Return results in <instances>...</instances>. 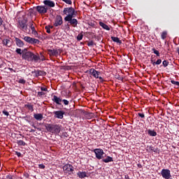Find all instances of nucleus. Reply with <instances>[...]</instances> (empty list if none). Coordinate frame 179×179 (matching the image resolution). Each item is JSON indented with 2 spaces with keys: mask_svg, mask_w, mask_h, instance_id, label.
<instances>
[{
  "mask_svg": "<svg viewBox=\"0 0 179 179\" xmlns=\"http://www.w3.org/2000/svg\"><path fill=\"white\" fill-rule=\"evenodd\" d=\"M22 59H25V61H28V62L37 63L40 59V56L27 50V48H24L22 50Z\"/></svg>",
  "mask_w": 179,
  "mask_h": 179,
  "instance_id": "1",
  "label": "nucleus"
},
{
  "mask_svg": "<svg viewBox=\"0 0 179 179\" xmlns=\"http://www.w3.org/2000/svg\"><path fill=\"white\" fill-rule=\"evenodd\" d=\"M45 127V129L48 132H51V134H59V132L62 131V126L60 124H47Z\"/></svg>",
  "mask_w": 179,
  "mask_h": 179,
  "instance_id": "2",
  "label": "nucleus"
},
{
  "mask_svg": "<svg viewBox=\"0 0 179 179\" xmlns=\"http://www.w3.org/2000/svg\"><path fill=\"white\" fill-rule=\"evenodd\" d=\"M27 18H23L22 20H20L18 21L17 27L20 30H22V31H24L25 33H30V28H28V24H27Z\"/></svg>",
  "mask_w": 179,
  "mask_h": 179,
  "instance_id": "3",
  "label": "nucleus"
},
{
  "mask_svg": "<svg viewBox=\"0 0 179 179\" xmlns=\"http://www.w3.org/2000/svg\"><path fill=\"white\" fill-rule=\"evenodd\" d=\"M63 13L64 15H66L64 19H68L69 16L70 17L72 16H76L78 11L75 10V8L73 7H67L64 8Z\"/></svg>",
  "mask_w": 179,
  "mask_h": 179,
  "instance_id": "4",
  "label": "nucleus"
},
{
  "mask_svg": "<svg viewBox=\"0 0 179 179\" xmlns=\"http://www.w3.org/2000/svg\"><path fill=\"white\" fill-rule=\"evenodd\" d=\"M94 153H95V156L98 160H101L102 159H104V150L101 148H96L92 150Z\"/></svg>",
  "mask_w": 179,
  "mask_h": 179,
  "instance_id": "5",
  "label": "nucleus"
},
{
  "mask_svg": "<svg viewBox=\"0 0 179 179\" xmlns=\"http://www.w3.org/2000/svg\"><path fill=\"white\" fill-rule=\"evenodd\" d=\"M74 17H76V15L69 16V18H64V21L69 22L72 27H78V20Z\"/></svg>",
  "mask_w": 179,
  "mask_h": 179,
  "instance_id": "6",
  "label": "nucleus"
},
{
  "mask_svg": "<svg viewBox=\"0 0 179 179\" xmlns=\"http://www.w3.org/2000/svg\"><path fill=\"white\" fill-rule=\"evenodd\" d=\"M89 73L90 75H92L94 78H95L96 79H99L101 83H103V82H104V79L102 77L99 76L100 75V72L96 71V69H90Z\"/></svg>",
  "mask_w": 179,
  "mask_h": 179,
  "instance_id": "7",
  "label": "nucleus"
},
{
  "mask_svg": "<svg viewBox=\"0 0 179 179\" xmlns=\"http://www.w3.org/2000/svg\"><path fill=\"white\" fill-rule=\"evenodd\" d=\"M23 40H24L26 43H28V44H32V45L40 44V41L38 39L31 38L30 36H24L23 38Z\"/></svg>",
  "mask_w": 179,
  "mask_h": 179,
  "instance_id": "8",
  "label": "nucleus"
},
{
  "mask_svg": "<svg viewBox=\"0 0 179 179\" xmlns=\"http://www.w3.org/2000/svg\"><path fill=\"white\" fill-rule=\"evenodd\" d=\"M64 23V20H62V16L57 15L55 18V22L53 23V26L55 27H58V26H62Z\"/></svg>",
  "mask_w": 179,
  "mask_h": 179,
  "instance_id": "9",
  "label": "nucleus"
},
{
  "mask_svg": "<svg viewBox=\"0 0 179 179\" xmlns=\"http://www.w3.org/2000/svg\"><path fill=\"white\" fill-rule=\"evenodd\" d=\"M48 54L50 57H58V55H61V49H48Z\"/></svg>",
  "mask_w": 179,
  "mask_h": 179,
  "instance_id": "10",
  "label": "nucleus"
},
{
  "mask_svg": "<svg viewBox=\"0 0 179 179\" xmlns=\"http://www.w3.org/2000/svg\"><path fill=\"white\" fill-rule=\"evenodd\" d=\"M63 170L65 173H67V174H71V173L75 171V168L72 164H66L63 166Z\"/></svg>",
  "mask_w": 179,
  "mask_h": 179,
  "instance_id": "11",
  "label": "nucleus"
},
{
  "mask_svg": "<svg viewBox=\"0 0 179 179\" xmlns=\"http://www.w3.org/2000/svg\"><path fill=\"white\" fill-rule=\"evenodd\" d=\"M161 175L163 177V178H165V179L171 178V173L170 171V169H163L161 171Z\"/></svg>",
  "mask_w": 179,
  "mask_h": 179,
  "instance_id": "12",
  "label": "nucleus"
},
{
  "mask_svg": "<svg viewBox=\"0 0 179 179\" xmlns=\"http://www.w3.org/2000/svg\"><path fill=\"white\" fill-rule=\"evenodd\" d=\"M53 114L55 115V118L62 120V118H64V115H65V112L63 110H55L53 111Z\"/></svg>",
  "mask_w": 179,
  "mask_h": 179,
  "instance_id": "13",
  "label": "nucleus"
},
{
  "mask_svg": "<svg viewBox=\"0 0 179 179\" xmlns=\"http://www.w3.org/2000/svg\"><path fill=\"white\" fill-rule=\"evenodd\" d=\"M36 10L41 15H44L45 13H47L48 8L45 6H36Z\"/></svg>",
  "mask_w": 179,
  "mask_h": 179,
  "instance_id": "14",
  "label": "nucleus"
},
{
  "mask_svg": "<svg viewBox=\"0 0 179 179\" xmlns=\"http://www.w3.org/2000/svg\"><path fill=\"white\" fill-rule=\"evenodd\" d=\"M43 3H44L45 6H49V8H55V3L52 1L45 0V1H43Z\"/></svg>",
  "mask_w": 179,
  "mask_h": 179,
  "instance_id": "15",
  "label": "nucleus"
},
{
  "mask_svg": "<svg viewBox=\"0 0 179 179\" xmlns=\"http://www.w3.org/2000/svg\"><path fill=\"white\" fill-rule=\"evenodd\" d=\"M15 44L17 47L20 48L24 47V43L19 38H15Z\"/></svg>",
  "mask_w": 179,
  "mask_h": 179,
  "instance_id": "16",
  "label": "nucleus"
},
{
  "mask_svg": "<svg viewBox=\"0 0 179 179\" xmlns=\"http://www.w3.org/2000/svg\"><path fill=\"white\" fill-rule=\"evenodd\" d=\"M52 101L56 104H57L58 106H61L62 104L61 102L62 101V99L57 96V95H54L53 98L52 99Z\"/></svg>",
  "mask_w": 179,
  "mask_h": 179,
  "instance_id": "17",
  "label": "nucleus"
},
{
  "mask_svg": "<svg viewBox=\"0 0 179 179\" xmlns=\"http://www.w3.org/2000/svg\"><path fill=\"white\" fill-rule=\"evenodd\" d=\"M77 176L79 178H86V177H89V176H87V172L80 171L77 173Z\"/></svg>",
  "mask_w": 179,
  "mask_h": 179,
  "instance_id": "18",
  "label": "nucleus"
},
{
  "mask_svg": "<svg viewBox=\"0 0 179 179\" xmlns=\"http://www.w3.org/2000/svg\"><path fill=\"white\" fill-rule=\"evenodd\" d=\"M34 73L36 74V76L38 77V76H45V75H47V73L44 71H41V70H36L34 71Z\"/></svg>",
  "mask_w": 179,
  "mask_h": 179,
  "instance_id": "19",
  "label": "nucleus"
},
{
  "mask_svg": "<svg viewBox=\"0 0 179 179\" xmlns=\"http://www.w3.org/2000/svg\"><path fill=\"white\" fill-rule=\"evenodd\" d=\"M147 148L148 150H150V152H154L155 153H159V148L156 146L148 145Z\"/></svg>",
  "mask_w": 179,
  "mask_h": 179,
  "instance_id": "20",
  "label": "nucleus"
},
{
  "mask_svg": "<svg viewBox=\"0 0 179 179\" xmlns=\"http://www.w3.org/2000/svg\"><path fill=\"white\" fill-rule=\"evenodd\" d=\"M102 162H103V163H110L111 162H114V159L110 156H106V158L102 159Z\"/></svg>",
  "mask_w": 179,
  "mask_h": 179,
  "instance_id": "21",
  "label": "nucleus"
},
{
  "mask_svg": "<svg viewBox=\"0 0 179 179\" xmlns=\"http://www.w3.org/2000/svg\"><path fill=\"white\" fill-rule=\"evenodd\" d=\"M99 26L102 27V29H104V30H107L108 31H110V27L103 22H99Z\"/></svg>",
  "mask_w": 179,
  "mask_h": 179,
  "instance_id": "22",
  "label": "nucleus"
},
{
  "mask_svg": "<svg viewBox=\"0 0 179 179\" xmlns=\"http://www.w3.org/2000/svg\"><path fill=\"white\" fill-rule=\"evenodd\" d=\"M34 117L35 118V120H36L37 121H41V120H43V114L41 113H36L34 115Z\"/></svg>",
  "mask_w": 179,
  "mask_h": 179,
  "instance_id": "23",
  "label": "nucleus"
},
{
  "mask_svg": "<svg viewBox=\"0 0 179 179\" xmlns=\"http://www.w3.org/2000/svg\"><path fill=\"white\" fill-rule=\"evenodd\" d=\"M148 134L149 136H157V133L155 130L150 129L148 130Z\"/></svg>",
  "mask_w": 179,
  "mask_h": 179,
  "instance_id": "24",
  "label": "nucleus"
},
{
  "mask_svg": "<svg viewBox=\"0 0 179 179\" xmlns=\"http://www.w3.org/2000/svg\"><path fill=\"white\" fill-rule=\"evenodd\" d=\"M2 43L4 45H6V47H10L12 45V43H10V39H3L2 41Z\"/></svg>",
  "mask_w": 179,
  "mask_h": 179,
  "instance_id": "25",
  "label": "nucleus"
},
{
  "mask_svg": "<svg viewBox=\"0 0 179 179\" xmlns=\"http://www.w3.org/2000/svg\"><path fill=\"white\" fill-rule=\"evenodd\" d=\"M111 40L114 41V43H117V44H122V41L120 40L118 37L112 36Z\"/></svg>",
  "mask_w": 179,
  "mask_h": 179,
  "instance_id": "26",
  "label": "nucleus"
},
{
  "mask_svg": "<svg viewBox=\"0 0 179 179\" xmlns=\"http://www.w3.org/2000/svg\"><path fill=\"white\" fill-rule=\"evenodd\" d=\"M151 64L155 66V65H160L162 64V59H159L156 62L153 61V59H151Z\"/></svg>",
  "mask_w": 179,
  "mask_h": 179,
  "instance_id": "27",
  "label": "nucleus"
},
{
  "mask_svg": "<svg viewBox=\"0 0 179 179\" xmlns=\"http://www.w3.org/2000/svg\"><path fill=\"white\" fill-rule=\"evenodd\" d=\"M24 107L28 108V110H29V111H31V113H33V111H34V108L33 107V105H31L30 103L25 104Z\"/></svg>",
  "mask_w": 179,
  "mask_h": 179,
  "instance_id": "28",
  "label": "nucleus"
},
{
  "mask_svg": "<svg viewBox=\"0 0 179 179\" xmlns=\"http://www.w3.org/2000/svg\"><path fill=\"white\" fill-rule=\"evenodd\" d=\"M17 144L18 146H26V142L23 141L22 140L17 141Z\"/></svg>",
  "mask_w": 179,
  "mask_h": 179,
  "instance_id": "29",
  "label": "nucleus"
},
{
  "mask_svg": "<svg viewBox=\"0 0 179 179\" xmlns=\"http://www.w3.org/2000/svg\"><path fill=\"white\" fill-rule=\"evenodd\" d=\"M161 38L162 40H166L167 38V32L166 31H164L161 34Z\"/></svg>",
  "mask_w": 179,
  "mask_h": 179,
  "instance_id": "30",
  "label": "nucleus"
},
{
  "mask_svg": "<svg viewBox=\"0 0 179 179\" xmlns=\"http://www.w3.org/2000/svg\"><path fill=\"white\" fill-rule=\"evenodd\" d=\"M31 33H32V34H34V36H35L36 37H37V36H38V33L37 32V31H36L35 27L31 28Z\"/></svg>",
  "mask_w": 179,
  "mask_h": 179,
  "instance_id": "31",
  "label": "nucleus"
},
{
  "mask_svg": "<svg viewBox=\"0 0 179 179\" xmlns=\"http://www.w3.org/2000/svg\"><path fill=\"white\" fill-rule=\"evenodd\" d=\"M152 51H153L154 54H155L157 57H160V52H159V50H156L155 48H152Z\"/></svg>",
  "mask_w": 179,
  "mask_h": 179,
  "instance_id": "32",
  "label": "nucleus"
},
{
  "mask_svg": "<svg viewBox=\"0 0 179 179\" xmlns=\"http://www.w3.org/2000/svg\"><path fill=\"white\" fill-rule=\"evenodd\" d=\"M15 52H17V54H18L19 55H23V50H22V49L20 48H17L15 50Z\"/></svg>",
  "mask_w": 179,
  "mask_h": 179,
  "instance_id": "33",
  "label": "nucleus"
},
{
  "mask_svg": "<svg viewBox=\"0 0 179 179\" xmlns=\"http://www.w3.org/2000/svg\"><path fill=\"white\" fill-rule=\"evenodd\" d=\"M82 33H83V32H82ZM82 33H80V34H79L78 35V36H77V40H78V41H80V40H83V35Z\"/></svg>",
  "mask_w": 179,
  "mask_h": 179,
  "instance_id": "34",
  "label": "nucleus"
},
{
  "mask_svg": "<svg viewBox=\"0 0 179 179\" xmlns=\"http://www.w3.org/2000/svg\"><path fill=\"white\" fill-rule=\"evenodd\" d=\"M137 116L139 117L140 118H142V120H144L145 118V113H138Z\"/></svg>",
  "mask_w": 179,
  "mask_h": 179,
  "instance_id": "35",
  "label": "nucleus"
},
{
  "mask_svg": "<svg viewBox=\"0 0 179 179\" xmlns=\"http://www.w3.org/2000/svg\"><path fill=\"white\" fill-rule=\"evenodd\" d=\"M40 61H45V57L43 55V53H41V57L39 56V59L38 62H40Z\"/></svg>",
  "mask_w": 179,
  "mask_h": 179,
  "instance_id": "36",
  "label": "nucleus"
},
{
  "mask_svg": "<svg viewBox=\"0 0 179 179\" xmlns=\"http://www.w3.org/2000/svg\"><path fill=\"white\" fill-rule=\"evenodd\" d=\"M17 82L20 83L21 85H24L26 83V80L23 78H20Z\"/></svg>",
  "mask_w": 179,
  "mask_h": 179,
  "instance_id": "37",
  "label": "nucleus"
},
{
  "mask_svg": "<svg viewBox=\"0 0 179 179\" xmlns=\"http://www.w3.org/2000/svg\"><path fill=\"white\" fill-rule=\"evenodd\" d=\"M162 65L163 66H164V68H166V66H169V61L164 60L162 62Z\"/></svg>",
  "mask_w": 179,
  "mask_h": 179,
  "instance_id": "38",
  "label": "nucleus"
},
{
  "mask_svg": "<svg viewBox=\"0 0 179 179\" xmlns=\"http://www.w3.org/2000/svg\"><path fill=\"white\" fill-rule=\"evenodd\" d=\"M45 95V93L43 92H38L37 94L38 97H43V96Z\"/></svg>",
  "mask_w": 179,
  "mask_h": 179,
  "instance_id": "39",
  "label": "nucleus"
},
{
  "mask_svg": "<svg viewBox=\"0 0 179 179\" xmlns=\"http://www.w3.org/2000/svg\"><path fill=\"white\" fill-rule=\"evenodd\" d=\"M28 25L29 26V28L31 29L32 27H34V22L31 21L28 23Z\"/></svg>",
  "mask_w": 179,
  "mask_h": 179,
  "instance_id": "40",
  "label": "nucleus"
},
{
  "mask_svg": "<svg viewBox=\"0 0 179 179\" xmlns=\"http://www.w3.org/2000/svg\"><path fill=\"white\" fill-rule=\"evenodd\" d=\"M171 83H172V85H176V86H179V82L178 81H176L174 80H171Z\"/></svg>",
  "mask_w": 179,
  "mask_h": 179,
  "instance_id": "41",
  "label": "nucleus"
},
{
  "mask_svg": "<svg viewBox=\"0 0 179 179\" xmlns=\"http://www.w3.org/2000/svg\"><path fill=\"white\" fill-rule=\"evenodd\" d=\"M45 30H46V32H47L48 34H50L51 33V30L50 29V27L45 26Z\"/></svg>",
  "mask_w": 179,
  "mask_h": 179,
  "instance_id": "42",
  "label": "nucleus"
},
{
  "mask_svg": "<svg viewBox=\"0 0 179 179\" xmlns=\"http://www.w3.org/2000/svg\"><path fill=\"white\" fill-rule=\"evenodd\" d=\"M62 101L64 103V106H68L69 104V101L66 99H63Z\"/></svg>",
  "mask_w": 179,
  "mask_h": 179,
  "instance_id": "43",
  "label": "nucleus"
},
{
  "mask_svg": "<svg viewBox=\"0 0 179 179\" xmlns=\"http://www.w3.org/2000/svg\"><path fill=\"white\" fill-rule=\"evenodd\" d=\"M38 168L44 170V169H45V165L43 164H38Z\"/></svg>",
  "mask_w": 179,
  "mask_h": 179,
  "instance_id": "44",
  "label": "nucleus"
},
{
  "mask_svg": "<svg viewBox=\"0 0 179 179\" xmlns=\"http://www.w3.org/2000/svg\"><path fill=\"white\" fill-rule=\"evenodd\" d=\"M94 45V42H93V41H91L87 43L88 47H92V45Z\"/></svg>",
  "mask_w": 179,
  "mask_h": 179,
  "instance_id": "45",
  "label": "nucleus"
},
{
  "mask_svg": "<svg viewBox=\"0 0 179 179\" xmlns=\"http://www.w3.org/2000/svg\"><path fill=\"white\" fill-rule=\"evenodd\" d=\"M15 155H16V156H17V157H22V153H20L17 151H15Z\"/></svg>",
  "mask_w": 179,
  "mask_h": 179,
  "instance_id": "46",
  "label": "nucleus"
},
{
  "mask_svg": "<svg viewBox=\"0 0 179 179\" xmlns=\"http://www.w3.org/2000/svg\"><path fill=\"white\" fill-rule=\"evenodd\" d=\"M23 176L25 178H29V177H30V175H29V173H27V172H24L23 173Z\"/></svg>",
  "mask_w": 179,
  "mask_h": 179,
  "instance_id": "47",
  "label": "nucleus"
},
{
  "mask_svg": "<svg viewBox=\"0 0 179 179\" xmlns=\"http://www.w3.org/2000/svg\"><path fill=\"white\" fill-rule=\"evenodd\" d=\"M41 92H48V89H47V87H41Z\"/></svg>",
  "mask_w": 179,
  "mask_h": 179,
  "instance_id": "48",
  "label": "nucleus"
},
{
  "mask_svg": "<svg viewBox=\"0 0 179 179\" xmlns=\"http://www.w3.org/2000/svg\"><path fill=\"white\" fill-rule=\"evenodd\" d=\"M3 114H4V115H6L7 117L9 115V112L6 111V110H3L2 111Z\"/></svg>",
  "mask_w": 179,
  "mask_h": 179,
  "instance_id": "49",
  "label": "nucleus"
},
{
  "mask_svg": "<svg viewBox=\"0 0 179 179\" xmlns=\"http://www.w3.org/2000/svg\"><path fill=\"white\" fill-rule=\"evenodd\" d=\"M6 178L7 179H13V176H12V175H10V174H8L6 176Z\"/></svg>",
  "mask_w": 179,
  "mask_h": 179,
  "instance_id": "50",
  "label": "nucleus"
},
{
  "mask_svg": "<svg viewBox=\"0 0 179 179\" xmlns=\"http://www.w3.org/2000/svg\"><path fill=\"white\" fill-rule=\"evenodd\" d=\"M116 79H117L118 80H122V78L120 75L117 76Z\"/></svg>",
  "mask_w": 179,
  "mask_h": 179,
  "instance_id": "51",
  "label": "nucleus"
},
{
  "mask_svg": "<svg viewBox=\"0 0 179 179\" xmlns=\"http://www.w3.org/2000/svg\"><path fill=\"white\" fill-rule=\"evenodd\" d=\"M3 23V20H2V17H0V26H2Z\"/></svg>",
  "mask_w": 179,
  "mask_h": 179,
  "instance_id": "52",
  "label": "nucleus"
},
{
  "mask_svg": "<svg viewBox=\"0 0 179 179\" xmlns=\"http://www.w3.org/2000/svg\"><path fill=\"white\" fill-rule=\"evenodd\" d=\"M0 68H5V64H3V62H2V63L0 64Z\"/></svg>",
  "mask_w": 179,
  "mask_h": 179,
  "instance_id": "53",
  "label": "nucleus"
},
{
  "mask_svg": "<svg viewBox=\"0 0 179 179\" xmlns=\"http://www.w3.org/2000/svg\"><path fill=\"white\" fill-rule=\"evenodd\" d=\"M63 136L65 138H68V134L66 133L63 134Z\"/></svg>",
  "mask_w": 179,
  "mask_h": 179,
  "instance_id": "54",
  "label": "nucleus"
},
{
  "mask_svg": "<svg viewBox=\"0 0 179 179\" xmlns=\"http://www.w3.org/2000/svg\"><path fill=\"white\" fill-rule=\"evenodd\" d=\"M48 27H50V29H54L53 26H48Z\"/></svg>",
  "mask_w": 179,
  "mask_h": 179,
  "instance_id": "55",
  "label": "nucleus"
},
{
  "mask_svg": "<svg viewBox=\"0 0 179 179\" xmlns=\"http://www.w3.org/2000/svg\"><path fill=\"white\" fill-rule=\"evenodd\" d=\"M31 132H35V130L34 129H31Z\"/></svg>",
  "mask_w": 179,
  "mask_h": 179,
  "instance_id": "56",
  "label": "nucleus"
},
{
  "mask_svg": "<svg viewBox=\"0 0 179 179\" xmlns=\"http://www.w3.org/2000/svg\"><path fill=\"white\" fill-rule=\"evenodd\" d=\"M177 51L179 53V48H177Z\"/></svg>",
  "mask_w": 179,
  "mask_h": 179,
  "instance_id": "57",
  "label": "nucleus"
},
{
  "mask_svg": "<svg viewBox=\"0 0 179 179\" xmlns=\"http://www.w3.org/2000/svg\"><path fill=\"white\" fill-rule=\"evenodd\" d=\"M10 69V71H13V69Z\"/></svg>",
  "mask_w": 179,
  "mask_h": 179,
  "instance_id": "58",
  "label": "nucleus"
},
{
  "mask_svg": "<svg viewBox=\"0 0 179 179\" xmlns=\"http://www.w3.org/2000/svg\"><path fill=\"white\" fill-rule=\"evenodd\" d=\"M32 127H34V128H36V126L33 125Z\"/></svg>",
  "mask_w": 179,
  "mask_h": 179,
  "instance_id": "59",
  "label": "nucleus"
},
{
  "mask_svg": "<svg viewBox=\"0 0 179 179\" xmlns=\"http://www.w3.org/2000/svg\"><path fill=\"white\" fill-rule=\"evenodd\" d=\"M67 26H68V29H69V25L67 24Z\"/></svg>",
  "mask_w": 179,
  "mask_h": 179,
  "instance_id": "60",
  "label": "nucleus"
},
{
  "mask_svg": "<svg viewBox=\"0 0 179 179\" xmlns=\"http://www.w3.org/2000/svg\"><path fill=\"white\" fill-rule=\"evenodd\" d=\"M0 62H2V60L0 59Z\"/></svg>",
  "mask_w": 179,
  "mask_h": 179,
  "instance_id": "61",
  "label": "nucleus"
},
{
  "mask_svg": "<svg viewBox=\"0 0 179 179\" xmlns=\"http://www.w3.org/2000/svg\"><path fill=\"white\" fill-rule=\"evenodd\" d=\"M0 167H1V164H0Z\"/></svg>",
  "mask_w": 179,
  "mask_h": 179,
  "instance_id": "62",
  "label": "nucleus"
}]
</instances>
